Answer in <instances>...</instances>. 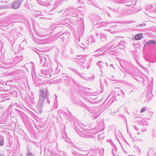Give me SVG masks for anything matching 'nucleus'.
<instances>
[{"instance_id": "nucleus-1", "label": "nucleus", "mask_w": 156, "mask_h": 156, "mask_svg": "<svg viewBox=\"0 0 156 156\" xmlns=\"http://www.w3.org/2000/svg\"><path fill=\"white\" fill-rule=\"evenodd\" d=\"M40 59V65L44 66L45 69H41L39 73L37 74L38 76H42L44 77H49L50 76L49 71L47 70L48 69V64L49 62V59L48 56L41 54H38Z\"/></svg>"}, {"instance_id": "nucleus-2", "label": "nucleus", "mask_w": 156, "mask_h": 156, "mask_svg": "<svg viewBox=\"0 0 156 156\" xmlns=\"http://www.w3.org/2000/svg\"><path fill=\"white\" fill-rule=\"evenodd\" d=\"M47 88H42L40 90L39 100L40 101L45 102V103L50 104V101L49 100L48 95L47 91Z\"/></svg>"}, {"instance_id": "nucleus-3", "label": "nucleus", "mask_w": 156, "mask_h": 156, "mask_svg": "<svg viewBox=\"0 0 156 156\" xmlns=\"http://www.w3.org/2000/svg\"><path fill=\"white\" fill-rule=\"evenodd\" d=\"M23 58L22 56H16L14 58L12 62L6 63L5 64L6 66L2 67L6 69H9L21 61Z\"/></svg>"}, {"instance_id": "nucleus-4", "label": "nucleus", "mask_w": 156, "mask_h": 156, "mask_svg": "<svg viewBox=\"0 0 156 156\" xmlns=\"http://www.w3.org/2000/svg\"><path fill=\"white\" fill-rule=\"evenodd\" d=\"M112 91L115 94H116L114 96L117 99H122L124 98V93L119 88L115 87L113 90Z\"/></svg>"}, {"instance_id": "nucleus-5", "label": "nucleus", "mask_w": 156, "mask_h": 156, "mask_svg": "<svg viewBox=\"0 0 156 156\" xmlns=\"http://www.w3.org/2000/svg\"><path fill=\"white\" fill-rule=\"evenodd\" d=\"M76 131L78 132L79 134L82 137L84 138H87L89 137V135H88L89 133L87 131H82L80 130L77 128H75Z\"/></svg>"}, {"instance_id": "nucleus-6", "label": "nucleus", "mask_w": 156, "mask_h": 156, "mask_svg": "<svg viewBox=\"0 0 156 156\" xmlns=\"http://www.w3.org/2000/svg\"><path fill=\"white\" fill-rule=\"evenodd\" d=\"M21 1L19 0H15L12 5V8L13 9H17L19 8L21 4Z\"/></svg>"}, {"instance_id": "nucleus-7", "label": "nucleus", "mask_w": 156, "mask_h": 156, "mask_svg": "<svg viewBox=\"0 0 156 156\" xmlns=\"http://www.w3.org/2000/svg\"><path fill=\"white\" fill-rule=\"evenodd\" d=\"M96 33L97 37L99 38L102 41H104L106 38V36L104 34L99 31H96Z\"/></svg>"}, {"instance_id": "nucleus-8", "label": "nucleus", "mask_w": 156, "mask_h": 156, "mask_svg": "<svg viewBox=\"0 0 156 156\" xmlns=\"http://www.w3.org/2000/svg\"><path fill=\"white\" fill-rule=\"evenodd\" d=\"M44 103L45 102L41 101H40L39 100L38 104L36 106V109L40 113L41 112Z\"/></svg>"}, {"instance_id": "nucleus-9", "label": "nucleus", "mask_w": 156, "mask_h": 156, "mask_svg": "<svg viewBox=\"0 0 156 156\" xmlns=\"http://www.w3.org/2000/svg\"><path fill=\"white\" fill-rule=\"evenodd\" d=\"M61 135L62 136V138H63L65 141H66L67 142H69V139L67 138V134L65 132L64 130H63L62 131Z\"/></svg>"}, {"instance_id": "nucleus-10", "label": "nucleus", "mask_w": 156, "mask_h": 156, "mask_svg": "<svg viewBox=\"0 0 156 156\" xmlns=\"http://www.w3.org/2000/svg\"><path fill=\"white\" fill-rule=\"evenodd\" d=\"M2 97L3 98V99L1 101H5L9 100L10 99V97L9 96L8 94H2Z\"/></svg>"}, {"instance_id": "nucleus-11", "label": "nucleus", "mask_w": 156, "mask_h": 156, "mask_svg": "<svg viewBox=\"0 0 156 156\" xmlns=\"http://www.w3.org/2000/svg\"><path fill=\"white\" fill-rule=\"evenodd\" d=\"M151 44H156V41L154 40H149L146 42L144 46V48L146 46L148 45H149Z\"/></svg>"}, {"instance_id": "nucleus-12", "label": "nucleus", "mask_w": 156, "mask_h": 156, "mask_svg": "<svg viewBox=\"0 0 156 156\" xmlns=\"http://www.w3.org/2000/svg\"><path fill=\"white\" fill-rule=\"evenodd\" d=\"M62 24H61L59 26L56 27H55V28L56 30H60V32L59 33H58L59 34L62 32V30L64 29V27L62 25Z\"/></svg>"}, {"instance_id": "nucleus-13", "label": "nucleus", "mask_w": 156, "mask_h": 156, "mask_svg": "<svg viewBox=\"0 0 156 156\" xmlns=\"http://www.w3.org/2000/svg\"><path fill=\"white\" fill-rule=\"evenodd\" d=\"M143 35V34L142 33L137 34L135 36V39L137 40H140L142 38Z\"/></svg>"}, {"instance_id": "nucleus-14", "label": "nucleus", "mask_w": 156, "mask_h": 156, "mask_svg": "<svg viewBox=\"0 0 156 156\" xmlns=\"http://www.w3.org/2000/svg\"><path fill=\"white\" fill-rule=\"evenodd\" d=\"M4 137L1 135H0V146H3L4 144Z\"/></svg>"}, {"instance_id": "nucleus-15", "label": "nucleus", "mask_w": 156, "mask_h": 156, "mask_svg": "<svg viewBox=\"0 0 156 156\" xmlns=\"http://www.w3.org/2000/svg\"><path fill=\"white\" fill-rule=\"evenodd\" d=\"M77 59L79 60V62L83 64L84 63V62L86 60L85 58H77Z\"/></svg>"}, {"instance_id": "nucleus-16", "label": "nucleus", "mask_w": 156, "mask_h": 156, "mask_svg": "<svg viewBox=\"0 0 156 156\" xmlns=\"http://www.w3.org/2000/svg\"><path fill=\"white\" fill-rule=\"evenodd\" d=\"M103 64V63L101 61H99L97 63V64L99 66L100 68V69L102 71L101 68L102 67V65Z\"/></svg>"}, {"instance_id": "nucleus-17", "label": "nucleus", "mask_w": 156, "mask_h": 156, "mask_svg": "<svg viewBox=\"0 0 156 156\" xmlns=\"http://www.w3.org/2000/svg\"><path fill=\"white\" fill-rule=\"evenodd\" d=\"M51 8L50 6L48 7V8H46L44 10V11L45 13H46L47 14H52L51 13V11H49L48 10V8Z\"/></svg>"}, {"instance_id": "nucleus-18", "label": "nucleus", "mask_w": 156, "mask_h": 156, "mask_svg": "<svg viewBox=\"0 0 156 156\" xmlns=\"http://www.w3.org/2000/svg\"><path fill=\"white\" fill-rule=\"evenodd\" d=\"M78 12L77 10H74L73 11V13H74V14H71V15L72 16H77L78 14H77V12Z\"/></svg>"}, {"instance_id": "nucleus-19", "label": "nucleus", "mask_w": 156, "mask_h": 156, "mask_svg": "<svg viewBox=\"0 0 156 156\" xmlns=\"http://www.w3.org/2000/svg\"><path fill=\"white\" fill-rule=\"evenodd\" d=\"M153 7V5L152 4H150L146 7V9L147 10H149L152 9Z\"/></svg>"}, {"instance_id": "nucleus-20", "label": "nucleus", "mask_w": 156, "mask_h": 156, "mask_svg": "<svg viewBox=\"0 0 156 156\" xmlns=\"http://www.w3.org/2000/svg\"><path fill=\"white\" fill-rule=\"evenodd\" d=\"M88 40L90 41V43H92L95 41L94 38L93 36H91V37L89 38Z\"/></svg>"}, {"instance_id": "nucleus-21", "label": "nucleus", "mask_w": 156, "mask_h": 156, "mask_svg": "<svg viewBox=\"0 0 156 156\" xmlns=\"http://www.w3.org/2000/svg\"><path fill=\"white\" fill-rule=\"evenodd\" d=\"M117 148L115 146L113 147V149L112 150V153L113 154H114L115 156V152H116Z\"/></svg>"}, {"instance_id": "nucleus-22", "label": "nucleus", "mask_w": 156, "mask_h": 156, "mask_svg": "<svg viewBox=\"0 0 156 156\" xmlns=\"http://www.w3.org/2000/svg\"><path fill=\"white\" fill-rule=\"evenodd\" d=\"M63 114H64L65 118H66V119H69V116H67L68 113L67 112H64L63 113Z\"/></svg>"}, {"instance_id": "nucleus-23", "label": "nucleus", "mask_w": 156, "mask_h": 156, "mask_svg": "<svg viewBox=\"0 0 156 156\" xmlns=\"http://www.w3.org/2000/svg\"><path fill=\"white\" fill-rule=\"evenodd\" d=\"M71 70L73 72L76 73L77 75L79 76H80L79 75L80 74V73L77 72L76 70L74 69H72Z\"/></svg>"}, {"instance_id": "nucleus-24", "label": "nucleus", "mask_w": 156, "mask_h": 156, "mask_svg": "<svg viewBox=\"0 0 156 156\" xmlns=\"http://www.w3.org/2000/svg\"><path fill=\"white\" fill-rule=\"evenodd\" d=\"M147 109V107H145L141 109V110L140 111V113H142L143 112L146 110Z\"/></svg>"}, {"instance_id": "nucleus-25", "label": "nucleus", "mask_w": 156, "mask_h": 156, "mask_svg": "<svg viewBox=\"0 0 156 156\" xmlns=\"http://www.w3.org/2000/svg\"><path fill=\"white\" fill-rule=\"evenodd\" d=\"M58 107V104L57 102H55L53 105V107L55 108H56Z\"/></svg>"}, {"instance_id": "nucleus-26", "label": "nucleus", "mask_w": 156, "mask_h": 156, "mask_svg": "<svg viewBox=\"0 0 156 156\" xmlns=\"http://www.w3.org/2000/svg\"><path fill=\"white\" fill-rule=\"evenodd\" d=\"M120 65H121V66L122 67V68H123L124 69V70L126 73H129L130 72V71L127 70V69L125 68L122 65V64L121 63H120Z\"/></svg>"}, {"instance_id": "nucleus-27", "label": "nucleus", "mask_w": 156, "mask_h": 156, "mask_svg": "<svg viewBox=\"0 0 156 156\" xmlns=\"http://www.w3.org/2000/svg\"><path fill=\"white\" fill-rule=\"evenodd\" d=\"M64 112H63V111L61 110V109H59V110H58V115H61L62 114H63V113H64Z\"/></svg>"}, {"instance_id": "nucleus-28", "label": "nucleus", "mask_w": 156, "mask_h": 156, "mask_svg": "<svg viewBox=\"0 0 156 156\" xmlns=\"http://www.w3.org/2000/svg\"><path fill=\"white\" fill-rule=\"evenodd\" d=\"M77 58H86V55H79V56H77Z\"/></svg>"}, {"instance_id": "nucleus-29", "label": "nucleus", "mask_w": 156, "mask_h": 156, "mask_svg": "<svg viewBox=\"0 0 156 156\" xmlns=\"http://www.w3.org/2000/svg\"><path fill=\"white\" fill-rule=\"evenodd\" d=\"M77 46H79L81 48H83V46H84V45L82 43H81L80 44H78L77 43Z\"/></svg>"}, {"instance_id": "nucleus-30", "label": "nucleus", "mask_w": 156, "mask_h": 156, "mask_svg": "<svg viewBox=\"0 0 156 156\" xmlns=\"http://www.w3.org/2000/svg\"><path fill=\"white\" fill-rule=\"evenodd\" d=\"M101 126H100V129H99L102 130L103 129H104V126L102 122L101 123Z\"/></svg>"}, {"instance_id": "nucleus-31", "label": "nucleus", "mask_w": 156, "mask_h": 156, "mask_svg": "<svg viewBox=\"0 0 156 156\" xmlns=\"http://www.w3.org/2000/svg\"><path fill=\"white\" fill-rule=\"evenodd\" d=\"M30 102L33 104V105H34V100L33 99V98H31V99H30Z\"/></svg>"}, {"instance_id": "nucleus-32", "label": "nucleus", "mask_w": 156, "mask_h": 156, "mask_svg": "<svg viewBox=\"0 0 156 156\" xmlns=\"http://www.w3.org/2000/svg\"><path fill=\"white\" fill-rule=\"evenodd\" d=\"M27 156H33V155L31 153L29 152L27 154Z\"/></svg>"}, {"instance_id": "nucleus-33", "label": "nucleus", "mask_w": 156, "mask_h": 156, "mask_svg": "<svg viewBox=\"0 0 156 156\" xmlns=\"http://www.w3.org/2000/svg\"><path fill=\"white\" fill-rule=\"evenodd\" d=\"M32 72H34V73H35V69L34 68V67H32Z\"/></svg>"}, {"instance_id": "nucleus-34", "label": "nucleus", "mask_w": 156, "mask_h": 156, "mask_svg": "<svg viewBox=\"0 0 156 156\" xmlns=\"http://www.w3.org/2000/svg\"><path fill=\"white\" fill-rule=\"evenodd\" d=\"M40 13H41V12H40L35 11V13L34 14H38L39 15H40Z\"/></svg>"}, {"instance_id": "nucleus-35", "label": "nucleus", "mask_w": 156, "mask_h": 156, "mask_svg": "<svg viewBox=\"0 0 156 156\" xmlns=\"http://www.w3.org/2000/svg\"><path fill=\"white\" fill-rule=\"evenodd\" d=\"M124 43L123 41H120V42H119V45H122L123 43Z\"/></svg>"}, {"instance_id": "nucleus-36", "label": "nucleus", "mask_w": 156, "mask_h": 156, "mask_svg": "<svg viewBox=\"0 0 156 156\" xmlns=\"http://www.w3.org/2000/svg\"><path fill=\"white\" fill-rule=\"evenodd\" d=\"M81 154H74V156H81ZM82 156H83V155H82Z\"/></svg>"}, {"instance_id": "nucleus-37", "label": "nucleus", "mask_w": 156, "mask_h": 156, "mask_svg": "<svg viewBox=\"0 0 156 156\" xmlns=\"http://www.w3.org/2000/svg\"><path fill=\"white\" fill-rule=\"evenodd\" d=\"M116 41H115V40L113 41H112L109 44V45H110V44H113V43H115Z\"/></svg>"}, {"instance_id": "nucleus-38", "label": "nucleus", "mask_w": 156, "mask_h": 156, "mask_svg": "<svg viewBox=\"0 0 156 156\" xmlns=\"http://www.w3.org/2000/svg\"><path fill=\"white\" fill-rule=\"evenodd\" d=\"M2 42L1 41H0V47L1 49L2 48Z\"/></svg>"}, {"instance_id": "nucleus-39", "label": "nucleus", "mask_w": 156, "mask_h": 156, "mask_svg": "<svg viewBox=\"0 0 156 156\" xmlns=\"http://www.w3.org/2000/svg\"><path fill=\"white\" fill-rule=\"evenodd\" d=\"M112 77H114L113 76H111V77H110V79L111 80H112V81H115V80H113L112 78Z\"/></svg>"}, {"instance_id": "nucleus-40", "label": "nucleus", "mask_w": 156, "mask_h": 156, "mask_svg": "<svg viewBox=\"0 0 156 156\" xmlns=\"http://www.w3.org/2000/svg\"><path fill=\"white\" fill-rule=\"evenodd\" d=\"M57 68H58V66H57L56 69H55V73H58V70H57Z\"/></svg>"}, {"instance_id": "nucleus-41", "label": "nucleus", "mask_w": 156, "mask_h": 156, "mask_svg": "<svg viewBox=\"0 0 156 156\" xmlns=\"http://www.w3.org/2000/svg\"><path fill=\"white\" fill-rule=\"evenodd\" d=\"M133 127L137 131H138V129L135 126H133Z\"/></svg>"}, {"instance_id": "nucleus-42", "label": "nucleus", "mask_w": 156, "mask_h": 156, "mask_svg": "<svg viewBox=\"0 0 156 156\" xmlns=\"http://www.w3.org/2000/svg\"><path fill=\"white\" fill-rule=\"evenodd\" d=\"M139 25V27H143V26H145V24H140Z\"/></svg>"}, {"instance_id": "nucleus-43", "label": "nucleus", "mask_w": 156, "mask_h": 156, "mask_svg": "<svg viewBox=\"0 0 156 156\" xmlns=\"http://www.w3.org/2000/svg\"><path fill=\"white\" fill-rule=\"evenodd\" d=\"M115 46H114V45H112L110 47V48H115Z\"/></svg>"}, {"instance_id": "nucleus-44", "label": "nucleus", "mask_w": 156, "mask_h": 156, "mask_svg": "<svg viewBox=\"0 0 156 156\" xmlns=\"http://www.w3.org/2000/svg\"><path fill=\"white\" fill-rule=\"evenodd\" d=\"M70 52L72 54H73V53H74L73 50L72 49H71L70 50Z\"/></svg>"}, {"instance_id": "nucleus-45", "label": "nucleus", "mask_w": 156, "mask_h": 156, "mask_svg": "<svg viewBox=\"0 0 156 156\" xmlns=\"http://www.w3.org/2000/svg\"><path fill=\"white\" fill-rule=\"evenodd\" d=\"M91 112V113H92L93 114H96L97 113L96 112L93 111H92Z\"/></svg>"}, {"instance_id": "nucleus-46", "label": "nucleus", "mask_w": 156, "mask_h": 156, "mask_svg": "<svg viewBox=\"0 0 156 156\" xmlns=\"http://www.w3.org/2000/svg\"><path fill=\"white\" fill-rule=\"evenodd\" d=\"M2 94H0V99H3V98H2V97H1V96H2Z\"/></svg>"}, {"instance_id": "nucleus-47", "label": "nucleus", "mask_w": 156, "mask_h": 156, "mask_svg": "<svg viewBox=\"0 0 156 156\" xmlns=\"http://www.w3.org/2000/svg\"><path fill=\"white\" fill-rule=\"evenodd\" d=\"M80 20L81 22L83 21V19L82 18L80 19Z\"/></svg>"}, {"instance_id": "nucleus-48", "label": "nucleus", "mask_w": 156, "mask_h": 156, "mask_svg": "<svg viewBox=\"0 0 156 156\" xmlns=\"http://www.w3.org/2000/svg\"><path fill=\"white\" fill-rule=\"evenodd\" d=\"M62 74H63V76H65L66 78V77L67 78V77L65 75H66V74H65V73H63Z\"/></svg>"}, {"instance_id": "nucleus-49", "label": "nucleus", "mask_w": 156, "mask_h": 156, "mask_svg": "<svg viewBox=\"0 0 156 156\" xmlns=\"http://www.w3.org/2000/svg\"><path fill=\"white\" fill-rule=\"evenodd\" d=\"M0 156H5L3 154H0Z\"/></svg>"}, {"instance_id": "nucleus-50", "label": "nucleus", "mask_w": 156, "mask_h": 156, "mask_svg": "<svg viewBox=\"0 0 156 156\" xmlns=\"http://www.w3.org/2000/svg\"><path fill=\"white\" fill-rule=\"evenodd\" d=\"M20 2L21 1V3L24 0H19Z\"/></svg>"}, {"instance_id": "nucleus-51", "label": "nucleus", "mask_w": 156, "mask_h": 156, "mask_svg": "<svg viewBox=\"0 0 156 156\" xmlns=\"http://www.w3.org/2000/svg\"><path fill=\"white\" fill-rule=\"evenodd\" d=\"M112 65H112V64H111V65H110V66H112V67H113L114 69H115V68H114V67L112 66Z\"/></svg>"}, {"instance_id": "nucleus-52", "label": "nucleus", "mask_w": 156, "mask_h": 156, "mask_svg": "<svg viewBox=\"0 0 156 156\" xmlns=\"http://www.w3.org/2000/svg\"><path fill=\"white\" fill-rule=\"evenodd\" d=\"M78 41L79 42H80V37H79L78 38Z\"/></svg>"}, {"instance_id": "nucleus-53", "label": "nucleus", "mask_w": 156, "mask_h": 156, "mask_svg": "<svg viewBox=\"0 0 156 156\" xmlns=\"http://www.w3.org/2000/svg\"><path fill=\"white\" fill-rule=\"evenodd\" d=\"M99 51V49H97L95 51H94V52H96L97 51Z\"/></svg>"}, {"instance_id": "nucleus-54", "label": "nucleus", "mask_w": 156, "mask_h": 156, "mask_svg": "<svg viewBox=\"0 0 156 156\" xmlns=\"http://www.w3.org/2000/svg\"><path fill=\"white\" fill-rule=\"evenodd\" d=\"M55 97H56V99H57V96H56V94H55Z\"/></svg>"}, {"instance_id": "nucleus-55", "label": "nucleus", "mask_w": 156, "mask_h": 156, "mask_svg": "<svg viewBox=\"0 0 156 156\" xmlns=\"http://www.w3.org/2000/svg\"><path fill=\"white\" fill-rule=\"evenodd\" d=\"M114 31H113L112 33V34H114Z\"/></svg>"}, {"instance_id": "nucleus-56", "label": "nucleus", "mask_w": 156, "mask_h": 156, "mask_svg": "<svg viewBox=\"0 0 156 156\" xmlns=\"http://www.w3.org/2000/svg\"><path fill=\"white\" fill-rule=\"evenodd\" d=\"M106 64L107 66H108V65L107 64V63H106Z\"/></svg>"}, {"instance_id": "nucleus-57", "label": "nucleus", "mask_w": 156, "mask_h": 156, "mask_svg": "<svg viewBox=\"0 0 156 156\" xmlns=\"http://www.w3.org/2000/svg\"><path fill=\"white\" fill-rule=\"evenodd\" d=\"M106 64L107 66H108V65L107 64V63H106Z\"/></svg>"}, {"instance_id": "nucleus-58", "label": "nucleus", "mask_w": 156, "mask_h": 156, "mask_svg": "<svg viewBox=\"0 0 156 156\" xmlns=\"http://www.w3.org/2000/svg\"><path fill=\"white\" fill-rule=\"evenodd\" d=\"M2 8L1 6H0V9H2Z\"/></svg>"}, {"instance_id": "nucleus-59", "label": "nucleus", "mask_w": 156, "mask_h": 156, "mask_svg": "<svg viewBox=\"0 0 156 156\" xmlns=\"http://www.w3.org/2000/svg\"><path fill=\"white\" fill-rule=\"evenodd\" d=\"M110 95H109L108 96V98H109V97H110Z\"/></svg>"}, {"instance_id": "nucleus-60", "label": "nucleus", "mask_w": 156, "mask_h": 156, "mask_svg": "<svg viewBox=\"0 0 156 156\" xmlns=\"http://www.w3.org/2000/svg\"><path fill=\"white\" fill-rule=\"evenodd\" d=\"M137 134H140V133H138Z\"/></svg>"}, {"instance_id": "nucleus-61", "label": "nucleus", "mask_w": 156, "mask_h": 156, "mask_svg": "<svg viewBox=\"0 0 156 156\" xmlns=\"http://www.w3.org/2000/svg\"><path fill=\"white\" fill-rule=\"evenodd\" d=\"M120 69L123 72V71L121 69Z\"/></svg>"}, {"instance_id": "nucleus-62", "label": "nucleus", "mask_w": 156, "mask_h": 156, "mask_svg": "<svg viewBox=\"0 0 156 156\" xmlns=\"http://www.w3.org/2000/svg\"><path fill=\"white\" fill-rule=\"evenodd\" d=\"M130 3H131V4H132L133 3V2H130Z\"/></svg>"}, {"instance_id": "nucleus-63", "label": "nucleus", "mask_w": 156, "mask_h": 156, "mask_svg": "<svg viewBox=\"0 0 156 156\" xmlns=\"http://www.w3.org/2000/svg\"><path fill=\"white\" fill-rule=\"evenodd\" d=\"M106 23L108 24L109 23V22L107 23Z\"/></svg>"}, {"instance_id": "nucleus-64", "label": "nucleus", "mask_w": 156, "mask_h": 156, "mask_svg": "<svg viewBox=\"0 0 156 156\" xmlns=\"http://www.w3.org/2000/svg\"><path fill=\"white\" fill-rule=\"evenodd\" d=\"M145 130H144L143 131V132H144V131H145Z\"/></svg>"}]
</instances>
